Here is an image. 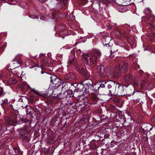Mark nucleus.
I'll use <instances>...</instances> for the list:
<instances>
[{
	"label": "nucleus",
	"instance_id": "a211bd4d",
	"mask_svg": "<svg viewBox=\"0 0 155 155\" xmlns=\"http://www.w3.org/2000/svg\"><path fill=\"white\" fill-rule=\"evenodd\" d=\"M118 11L121 13L127 11V9L123 6H120L118 8Z\"/></svg>",
	"mask_w": 155,
	"mask_h": 155
},
{
	"label": "nucleus",
	"instance_id": "e433bc0d",
	"mask_svg": "<svg viewBox=\"0 0 155 155\" xmlns=\"http://www.w3.org/2000/svg\"><path fill=\"white\" fill-rule=\"evenodd\" d=\"M78 90H79V89L78 90L75 89L74 90V93H75V92H76V93L77 92L79 91Z\"/></svg>",
	"mask_w": 155,
	"mask_h": 155
},
{
	"label": "nucleus",
	"instance_id": "2eb2a0df",
	"mask_svg": "<svg viewBox=\"0 0 155 155\" xmlns=\"http://www.w3.org/2000/svg\"><path fill=\"white\" fill-rule=\"evenodd\" d=\"M17 81L14 78H10L7 81L8 85H14L15 84Z\"/></svg>",
	"mask_w": 155,
	"mask_h": 155
},
{
	"label": "nucleus",
	"instance_id": "603ef678",
	"mask_svg": "<svg viewBox=\"0 0 155 155\" xmlns=\"http://www.w3.org/2000/svg\"><path fill=\"white\" fill-rule=\"evenodd\" d=\"M114 24L115 25V26H116V25H117V24L114 23Z\"/></svg>",
	"mask_w": 155,
	"mask_h": 155
},
{
	"label": "nucleus",
	"instance_id": "cd10ccee",
	"mask_svg": "<svg viewBox=\"0 0 155 155\" xmlns=\"http://www.w3.org/2000/svg\"><path fill=\"white\" fill-rule=\"evenodd\" d=\"M151 27L152 28V29L155 30V23L152 24L151 25Z\"/></svg>",
	"mask_w": 155,
	"mask_h": 155
},
{
	"label": "nucleus",
	"instance_id": "6ab92c4d",
	"mask_svg": "<svg viewBox=\"0 0 155 155\" xmlns=\"http://www.w3.org/2000/svg\"><path fill=\"white\" fill-rule=\"evenodd\" d=\"M99 100V99L97 98L95 95L93 96L91 99V104H96Z\"/></svg>",
	"mask_w": 155,
	"mask_h": 155
},
{
	"label": "nucleus",
	"instance_id": "7ed1b4c3",
	"mask_svg": "<svg viewBox=\"0 0 155 155\" xmlns=\"http://www.w3.org/2000/svg\"><path fill=\"white\" fill-rule=\"evenodd\" d=\"M140 78L137 76L134 77L132 74L128 73L125 75L123 78V81L125 83L129 84L132 83L136 86L139 84Z\"/></svg>",
	"mask_w": 155,
	"mask_h": 155
},
{
	"label": "nucleus",
	"instance_id": "ea45409f",
	"mask_svg": "<svg viewBox=\"0 0 155 155\" xmlns=\"http://www.w3.org/2000/svg\"><path fill=\"white\" fill-rule=\"evenodd\" d=\"M122 117L124 118L125 119H124V121H126V119L124 117V116H123Z\"/></svg>",
	"mask_w": 155,
	"mask_h": 155
},
{
	"label": "nucleus",
	"instance_id": "72a5a7b5",
	"mask_svg": "<svg viewBox=\"0 0 155 155\" xmlns=\"http://www.w3.org/2000/svg\"><path fill=\"white\" fill-rule=\"evenodd\" d=\"M115 32H116V34L118 35H119L120 34V32L119 31L117 30H116V31H115Z\"/></svg>",
	"mask_w": 155,
	"mask_h": 155
},
{
	"label": "nucleus",
	"instance_id": "4be33fe9",
	"mask_svg": "<svg viewBox=\"0 0 155 155\" xmlns=\"http://www.w3.org/2000/svg\"><path fill=\"white\" fill-rule=\"evenodd\" d=\"M90 147L91 149H94L97 147V145L95 143L92 142L90 144Z\"/></svg>",
	"mask_w": 155,
	"mask_h": 155
},
{
	"label": "nucleus",
	"instance_id": "2f4dec72",
	"mask_svg": "<svg viewBox=\"0 0 155 155\" xmlns=\"http://www.w3.org/2000/svg\"><path fill=\"white\" fill-rule=\"evenodd\" d=\"M140 87L141 88L143 89L144 88V82H142L140 84Z\"/></svg>",
	"mask_w": 155,
	"mask_h": 155
},
{
	"label": "nucleus",
	"instance_id": "79ce46f5",
	"mask_svg": "<svg viewBox=\"0 0 155 155\" xmlns=\"http://www.w3.org/2000/svg\"><path fill=\"white\" fill-rule=\"evenodd\" d=\"M137 68H138L139 69V68H140V66H139V65H137Z\"/></svg>",
	"mask_w": 155,
	"mask_h": 155
},
{
	"label": "nucleus",
	"instance_id": "864d4df0",
	"mask_svg": "<svg viewBox=\"0 0 155 155\" xmlns=\"http://www.w3.org/2000/svg\"><path fill=\"white\" fill-rule=\"evenodd\" d=\"M72 48V47H68V48Z\"/></svg>",
	"mask_w": 155,
	"mask_h": 155
},
{
	"label": "nucleus",
	"instance_id": "58836bf2",
	"mask_svg": "<svg viewBox=\"0 0 155 155\" xmlns=\"http://www.w3.org/2000/svg\"><path fill=\"white\" fill-rule=\"evenodd\" d=\"M153 96L155 98V93L152 94Z\"/></svg>",
	"mask_w": 155,
	"mask_h": 155
},
{
	"label": "nucleus",
	"instance_id": "c85d7f7f",
	"mask_svg": "<svg viewBox=\"0 0 155 155\" xmlns=\"http://www.w3.org/2000/svg\"><path fill=\"white\" fill-rule=\"evenodd\" d=\"M143 71L142 70H140L139 72V74L140 76H142V75L143 74Z\"/></svg>",
	"mask_w": 155,
	"mask_h": 155
},
{
	"label": "nucleus",
	"instance_id": "f257e3e1",
	"mask_svg": "<svg viewBox=\"0 0 155 155\" xmlns=\"http://www.w3.org/2000/svg\"><path fill=\"white\" fill-rule=\"evenodd\" d=\"M83 60L85 67L90 68L91 66L95 65L97 60L101 55V52L98 50H94L88 54H82Z\"/></svg>",
	"mask_w": 155,
	"mask_h": 155
},
{
	"label": "nucleus",
	"instance_id": "5701e85b",
	"mask_svg": "<svg viewBox=\"0 0 155 155\" xmlns=\"http://www.w3.org/2000/svg\"><path fill=\"white\" fill-rule=\"evenodd\" d=\"M5 93L4 92L3 88L0 87V97H2L4 95Z\"/></svg>",
	"mask_w": 155,
	"mask_h": 155
},
{
	"label": "nucleus",
	"instance_id": "09e8293b",
	"mask_svg": "<svg viewBox=\"0 0 155 155\" xmlns=\"http://www.w3.org/2000/svg\"><path fill=\"white\" fill-rule=\"evenodd\" d=\"M40 19H41V20H43V17H40Z\"/></svg>",
	"mask_w": 155,
	"mask_h": 155
},
{
	"label": "nucleus",
	"instance_id": "6e6552de",
	"mask_svg": "<svg viewBox=\"0 0 155 155\" xmlns=\"http://www.w3.org/2000/svg\"><path fill=\"white\" fill-rule=\"evenodd\" d=\"M68 92H71L72 94H71V95H72L73 93V91L71 90H68V92H65L63 93H60L58 94H56H56L55 95H56L59 99H61L67 97V94H68Z\"/></svg>",
	"mask_w": 155,
	"mask_h": 155
},
{
	"label": "nucleus",
	"instance_id": "f3484780",
	"mask_svg": "<svg viewBox=\"0 0 155 155\" xmlns=\"http://www.w3.org/2000/svg\"><path fill=\"white\" fill-rule=\"evenodd\" d=\"M110 80L108 81H102L101 82V84H99L100 89L101 88H103L104 87H105V84H107V85L108 84H110Z\"/></svg>",
	"mask_w": 155,
	"mask_h": 155
},
{
	"label": "nucleus",
	"instance_id": "a878e982",
	"mask_svg": "<svg viewBox=\"0 0 155 155\" xmlns=\"http://www.w3.org/2000/svg\"><path fill=\"white\" fill-rule=\"evenodd\" d=\"M151 121L154 124H155V116L152 117L151 119Z\"/></svg>",
	"mask_w": 155,
	"mask_h": 155
},
{
	"label": "nucleus",
	"instance_id": "412c9836",
	"mask_svg": "<svg viewBox=\"0 0 155 155\" xmlns=\"http://www.w3.org/2000/svg\"><path fill=\"white\" fill-rule=\"evenodd\" d=\"M51 79V84H52L54 82V81H55L56 79H57L58 78L56 76L54 75H51L50 77Z\"/></svg>",
	"mask_w": 155,
	"mask_h": 155
},
{
	"label": "nucleus",
	"instance_id": "473e14b6",
	"mask_svg": "<svg viewBox=\"0 0 155 155\" xmlns=\"http://www.w3.org/2000/svg\"><path fill=\"white\" fill-rule=\"evenodd\" d=\"M3 103L8 104L9 102L7 99H5L3 101Z\"/></svg>",
	"mask_w": 155,
	"mask_h": 155
},
{
	"label": "nucleus",
	"instance_id": "49530a36",
	"mask_svg": "<svg viewBox=\"0 0 155 155\" xmlns=\"http://www.w3.org/2000/svg\"><path fill=\"white\" fill-rule=\"evenodd\" d=\"M39 65H38V64H37L36 65H35V66H34L35 67H38V66Z\"/></svg>",
	"mask_w": 155,
	"mask_h": 155
},
{
	"label": "nucleus",
	"instance_id": "39448f33",
	"mask_svg": "<svg viewBox=\"0 0 155 155\" xmlns=\"http://www.w3.org/2000/svg\"><path fill=\"white\" fill-rule=\"evenodd\" d=\"M129 64L127 63H124L119 65V67H116L114 69L115 71L113 72V74L115 78L119 77V74L120 73L125 72L128 70Z\"/></svg>",
	"mask_w": 155,
	"mask_h": 155
},
{
	"label": "nucleus",
	"instance_id": "37998d69",
	"mask_svg": "<svg viewBox=\"0 0 155 155\" xmlns=\"http://www.w3.org/2000/svg\"><path fill=\"white\" fill-rule=\"evenodd\" d=\"M139 100H140V99L137 100V102H140V101H139Z\"/></svg>",
	"mask_w": 155,
	"mask_h": 155
},
{
	"label": "nucleus",
	"instance_id": "393cba45",
	"mask_svg": "<svg viewBox=\"0 0 155 155\" xmlns=\"http://www.w3.org/2000/svg\"><path fill=\"white\" fill-rule=\"evenodd\" d=\"M61 2L65 5H67L68 4V1L67 0H61Z\"/></svg>",
	"mask_w": 155,
	"mask_h": 155
},
{
	"label": "nucleus",
	"instance_id": "0eeeda50",
	"mask_svg": "<svg viewBox=\"0 0 155 155\" xmlns=\"http://www.w3.org/2000/svg\"><path fill=\"white\" fill-rule=\"evenodd\" d=\"M54 81L52 84H50L48 88L49 90L52 91V94L55 95V92L57 90V88L61 84V80L58 78Z\"/></svg>",
	"mask_w": 155,
	"mask_h": 155
},
{
	"label": "nucleus",
	"instance_id": "5fc2aeb1",
	"mask_svg": "<svg viewBox=\"0 0 155 155\" xmlns=\"http://www.w3.org/2000/svg\"><path fill=\"white\" fill-rule=\"evenodd\" d=\"M9 124H11V122L9 123Z\"/></svg>",
	"mask_w": 155,
	"mask_h": 155
},
{
	"label": "nucleus",
	"instance_id": "4468645a",
	"mask_svg": "<svg viewBox=\"0 0 155 155\" xmlns=\"http://www.w3.org/2000/svg\"><path fill=\"white\" fill-rule=\"evenodd\" d=\"M67 76L71 81L74 80L76 78V75L71 72L67 73Z\"/></svg>",
	"mask_w": 155,
	"mask_h": 155
},
{
	"label": "nucleus",
	"instance_id": "3c124183",
	"mask_svg": "<svg viewBox=\"0 0 155 155\" xmlns=\"http://www.w3.org/2000/svg\"><path fill=\"white\" fill-rule=\"evenodd\" d=\"M26 113H27L28 112V110H26Z\"/></svg>",
	"mask_w": 155,
	"mask_h": 155
},
{
	"label": "nucleus",
	"instance_id": "c03bdc74",
	"mask_svg": "<svg viewBox=\"0 0 155 155\" xmlns=\"http://www.w3.org/2000/svg\"><path fill=\"white\" fill-rule=\"evenodd\" d=\"M140 2L143 1L144 0H139Z\"/></svg>",
	"mask_w": 155,
	"mask_h": 155
},
{
	"label": "nucleus",
	"instance_id": "1a4fd4ad",
	"mask_svg": "<svg viewBox=\"0 0 155 155\" xmlns=\"http://www.w3.org/2000/svg\"><path fill=\"white\" fill-rule=\"evenodd\" d=\"M39 60L40 61L45 65L48 66L47 61V58L45 54H41L39 56Z\"/></svg>",
	"mask_w": 155,
	"mask_h": 155
},
{
	"label": "nucleus",
	"instance_id": "f03ea898",
	"mask_svg": "<svg viewBox=\"0 0 155 155\" xmlns=\"http://www.w3.org/2000/svg\"><path fill=\"white\" fill-rule=\"evenodd\" d=\"M110 83L108 84L107 87L108 89H111L109 90V93L112 95H119L121 93V85L118 84L116 82L112 80H110Z\"/></svg>",
	"mask_w": 155,
	"mask_h": 155
},
{
	"label": "nucleus",
	"instance_id": "8fccbe9b",
	"mask_svg": "<svg viewBox=\"0 0 155 155\" xmlns=\"http://www.w3.org/2000/svg\"><path fill=\"white\" fill-rule=\"evenodd\" d=\"M66 124H67V122H66L64 123V125H66Z\"/></svg>",
	"mask_w": 155,
	"mask_h": 155
},
{
	"label": "nucleus",
	"instance_id": "6e6d98bb",
	"mask_svg": "<svg viewBox=\"0 0 155 155\" xmlns=\"http://www.w3.org/2000/svg\"><path fill=\"white\" fill-rule=\"evenodd\" d=\"M113 1H115L116 0H112Z\"/></svg>",
	"mask_w": 155,
	"mask_h": 155
},
{
	"label": "nucleus",
	"instance_id": "c9c22d12",
	"mask_svg": "<svg viewBox=\"0 0 155 155\" xmlns=\"http://www.w3.org/2000/svg\"><path fill=\"white\" fill-rule=\"evenodd\" d=\"M10 1H12V0H8ZM6 1V0H0V3L2 2H4L5 1Z\"/></svg>",
	"mask_w": 155,
	"mask_h": 155
},
{
	"label": "nucleus",
	"instance_id": "f8f14e48",
	"mask_svg": "<svg viewBox=\"0 0 155 155\" xmlns=\"http://www.w3.org/2000/svg\"><path fill=\"white\" fill-rule=\"evenodd\" d=\"M78 71L79 73L82 75L86 77L88 76V74L87 71L84 68H82V67L79 68Z\"/></svg>",
	"mask_w": 155,
	"mask_h": 155
},
{
	"label": "nucleus",
	"instance_id": "9d476101",
	"mask_svg": "<svg viewBox=\"0 0 155 155\" xmlns=\"http://www.w3.org/2000/svg\"><path fill=\"white\" fill-rule=\"evenodd\" d=\"M144 12L146 15H149V16H150L149 18V20L151 21L154 19V16L151 15V11L150 8H146L144 10Z\"/></svg>",
	"mask_w": 155,
	"mask_h": 155
},
{
	"label": "nucleus",
	"instance_id": "f704fd0d",
	"mask_svg": "<svg viewBox=\"0 0 155 155\" xmlns=\"http://www.w3.org/2000/svg\"><path fill=\"white\" fill-rule=\"evenodd\" d=\"M37 94H39V95H40L39 94V92L37 91H35V90H33Z\"/></svg>",
	"mask_w": 155,
	"mask_h": 155
},
{
	"label": "nucleus",
	"instance_id": "ddd939ff",
	"mask_svg": "<svg viewBox=\"0 0 155 155\" xmlns=\"http://www.w3.org/2000/svg\"><path fill=\"white\" fill-rule=\"evenodd\" d=\"M71 52L72 53L73 55L72 56H69L68 62L71 64H73L74 63V60L75 57V56L74 55L75 51L74 50H72L71 51Z\"/></svg>",
	"mask_w": 155,
	"mask_h": 155
},
{
	"label": "nucleus",
	"instance_id": "aec40b11",
	"mask_svg": "<svg viewBox=\"0 0 155 155\" xmlns=\"http://www.w3.org/2000/svg\"><path fill=\"white\" fill-rule=\"evenodd\" d=\"M115 1H113L112 0H102V2L103 4L106 5H108L110 4L111 1L114 2Z\"/></svg>",
	"mask_w": 155,
	"mask_h": 155
},
{
	"label": "nucleus",
	"instance_id": "dca6fc26",
	"mask_svg": "<svg viewBox=\"0 0 155 155\" xmlns=\"http://www.w3.org/2000/svg\"><path fill=\"white\" fill-rule=\"evenodd\" d=\"M93 88L94 91L98 92L100 90L99 83L98 82L96 83L93 86Z\"/></svg>",
	"mask_w": 155,
	"mask_h": 155
},
{
	"label": "nucleus",
	"instance_id": "a18cd8bd",
	"mask_svg": "<svg viewBox=\"0 0 155 155\" xmlns=\"http://www.w3.org/2000/svg\"><path fill=\"white\" fill-rule=\"evenodd\" d=\"M121 27L120 25H119L117 26V27L118 28V27Z\"/></svg>",
	"mask_w": 155,
	"mask_h": 155
},
{
	"label": "nucleus",
	"instance_id": "9b49d317",
	"mask_svg": "<svg viewBox=\"0 0 155 155\" xmlns=\"http://www.w3.org/2000/svg\"><path fill=\"white\" fill-rule=\"evenodd\" d=\"M110 39H111L110 37H107L104 38V41H103V43L104 45V46L109 47V49H110L111 48V47L110 46L109 44V41Z\"/></svg>",
	"mask_w": 155,
	"mask_h": 155
},
{
	"label": "nucleus",
	"instance_id": "c756f323",
	"mask_svg": "<svg viewBox=\"0 0 155 155\" xmlns=\"http://www.w3.org/2000/svg\"><path fill=\"white\" fill-rule=\"evenodd\" d=\"M125 2H126L127 4H130L131 2V0H124Z\"/></svg>",
	"mask_w": 155,
	"mask_h": 155
},
{
	"label": "nucleus",
	"instance_id": "423d86ee",
	"mask_svg": "<svg viewBox=\"0 0 155 155\" xmlns=\"http://www.w3.org/2000/svg\"><path fill=\"white\" fill-rule=\"evenodd\" d=\"M93 84V82L92 81L89 79H85L82 81L81 84H78V87L79 85L81 86L82 88L79 89L80 91H84L86 90L87 91V90L89 89L90 87H91Z\"/></svg>",
	"mask_w": 155,
	"mask_h": 155
},
{
	"label": "nucleus",
	"instance_id": "a19ab883",
	"mask_svg": "<svg viewBox=\"0 0 155 155\" xmlns=\"http://www.w3.org/2000/svg\"><path fill=\"white\" fill-rule=\"evenodd\" d=\"M45 72H43V71H41V73L42 74H43Z\"/></svg>",
	"mask_w": 155,
	"mask_h": 155
},
{
	"label": "nucleus",
	"instance_id": "7c9ffc66",
	"mask_svg": "<svg viewBox=\"0 0 155 155\" xmlns=\"http://www.w3.org/2000/svg\"><path fill=\"white\" fill-rule=\"evenodd\" d=\"M14 150L15 153H18L19 152V150L16 147H14Z\"/></svg>",
	"mask_w": 155,
	"mask_h": 155
},
{
	"label": "nucleus",
	"instance_id": "20e7f679",
	"mask_svg": "<svg viewBox=\"0 0 155 155\" xmlns=\"http://www.w3.org/2000/svg\"><path fill=\"white\" fill-rule=\"evenodd\" d=\"M97 72L101 78H104L106 75L109 76L112 72L110 68L108 67H104L103 65L98 66L97 67Z\"/></svg>",
	"mask_w": 155,
	"mask_h": 155
},
{
	"label": "nucleus",
	"instance_id": "4c0bfd02",
	"mask_svg": "<svg viewBox=\"0 0 155 155\" xmlns=\"http://www.w3.org/2000/svg\"><path fill=\"white\" fill-rule=\"evenodd\" d=\"M25 74L24 73V72L23 71H21V76Z\"/></svg>",
	"mask_w": 155,
	"mask_h": 155
},
{
	"label": "nucleus",
	"instance_id": "bb28decb",
	"mask_svg": "<svg viewBox=\"0 0 155 155\" xmlns=\"http://www.w3.org/2000/svg\"><path fill=\"white\" fill-rule=\"evenodd\" d=\"M81 53V51L80 49H79L77 50L76 54L77 55H80Z\"/></svg>",
	"mask_w": 155,
	"mask_h": 155
},
{
	"label": "nucleus",
	"instance_id": "b1692460",
	"mask_svg": "<svg viewBox=\"0 0 155 155\" xmlns=\"http://www.w3.org/2000/svg\"><path fill=\"white\" fill-rule=\"evenodd\" d=\"M28 16L30 18H32L33 19H36L38 18V17H37V16L35 15H28Z\"/></svg>",
	"mask_w": 155,
	"mask_h": 155
},
{
	"label": "nucleus",
	"instance_id": "de8ad7c7",
	"mask_svg": "<svg viewBox=\"0 0 155 155\" xmlns=\"http://www.w3.org/2000/svg\"><path fill=\"white\" fill-rule=\"evenodd\" d=\"M152 129V127L149 130V131L151 130Z\"/></svg>",
	"mask_w": 155,
	"mask_h": 155
}]
</instances>
